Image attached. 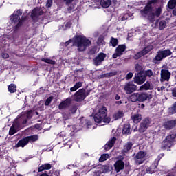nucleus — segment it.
Wrapping results in <instances>:
<instances>
[{"mask_svg":"<svg viewBox=\"0 0 176 176\" xmlns=\"http://www.w3.org/2000/svg\"><path fill=\"white\" fill-rule=\"evenodd\" d=\"M72 43V46H76L78 52H85L89 46H91V41L83 35L76 34L74 38H70L65 43V46L67 47Z\"/></svg>","mask_w":176,"mask_h":176,"instance_id":"1","label":"nucleus"},{"mask_svg":"<svg viewBox=\"0 0 176 176\" xmlns=\"http://www.w3.org/2000/svg\"><path fill=\"white\" fill-rule=\"evenodd\" d=\"M159 0H148L144 9L140 10V14L143 17H147L150 23L155 22V14H153V5H156Z\"/></svg>","mask_w":176,"mask_h":176,"instance_id":"2","label":"nucleus"},{"mask_svg":"<svg viewBox=\"0 0 176 176\" xmlns=\"http://www.w3.org/2000/svg\"><path fill=\"white\" fill-rule=\"evenodd\" d=\"M108 116V110H107V107L103 106L100 108L98 111L94 116V121L96 123H106L107 124L111 123V117Z\"/></svg>","mask_w":176,"mask_h":176,"instance_id":"3","label":"nucleus"},{"mask_svg":"<svg viewBox=\"0 0 176 176\" xmlns=\"http://www.w3.org/2000/svg\"><path fill=\"white\" fill-rule=\"evenodd\" d=\"M153 98V95L147 92L133 93L129 96L131 102H145L151 101Z\"/></svg>","mask_w":176,"mask_h":176,"instance_id":"4","label":"nucleus"},{"mask_svg":"<svg viewBox=\"0 0 176 176\" xmlns=\"http://www.w3.org/2000/svg\"><path fill=\"white\" fill-rule=\"evenodd\" d=\"M175 142V136L174 134H170L166 137V138L161 143V149L166 151V149L171 150V146Z\"/></svg>","mask_w":176,"mask_h":176,"instance_id":"5","label":"nucleus"},{"mask_svg":"<svg viewBox=\"0 0 176 176\" xmlns=\"http://www.w3.org/2000/svg\"><path fill=\"white\" fill-rule=\"evenodd\" d=\"M173 54V52H171V50L169 49L168 50H160L157 52V54L154 58L155 61H162L163 58H166V57H168V56H171Z\"/></svg>","mask_w":176,"mask_h":176,"instance_id":"6","label":"nucleus"},{"mask_svg":"<svg viewBox=\"0 0 176 176\" xmlns=\"http://www.w3.org/2000/svg\"><path fill=\"white\" fill-rule=\"evenodd\" d=\"M149 124H151V119H149V118H144L140 124L138 129V133H140V134H144V133L148 130Z\"/></svg>","mask_w":176,"mask_h":176,"instance_id":"7","label":"nucleus"},{"mask_svg":"<svg viewBox=\"0 0 176 176\" xmlns=\"http://www.w3.org/2000/svg\"><path fill=\"white\" fill-rule=\"evenodd\" d=\"M163 156H164V155H162V156L159 155L154 162L149 167L146 168V172L148 174H153L154 173H156V170L159 166V162H160Z\"/></svg>","mask_w":176,"mask_h":176,"instance_id":"8","label":"nucleus"},{"mask_svg":"<svg viewBox=\"0 0 176 176\" xmlns=\"http://www.w3.org/2000/svg\"><path fill=\"white\" fill-rule=\"evenodd\" d=\"M146 151H140L138 152L134 157L135 163L138 165L142 164V163L146 160L145 158L146 157Z\"/></svg>","mask_w":176,"mask_h":176,"instance_id":"9","label":"nucleus"},{"mask_svg":"<svg viewBox=\"0 0 176 176\" xmlns=\"http://www.w3.org/2000/svg\"><path fill=\"white\" fill-rule=\"evenodd\" d=\"M133 81L136 85H143L146 81L144 72H139L135 74Z\"/></svg>","mask_w":176,"mask_h":176,"instance_id":"10","label":"nucleus"},{"mask_svg":"<svg viewBox=\"0 0 176 176\" xmlns=\"http://www.w3.org/2000/svg\"><path fill=\"white\" fill-rule=\"evenodd\" d=\"M124 90H125L126 94H131L134 93V91H136L137 85H135L133 81H129L125 83Z\"/></svg>","mask_w":176,"mask_h":176,"instance_id":"11","label":"nucleus"},{"mask_svg":"<svg viewBox=\"0 0 176 176\" xmlns=\"http://www.w3.org/2000/svg\"><path fill=\"white\" fill-rule=\"evenodd\" d=\"M72 98L74 101H76V102H80L81 101H83V100L85 98V89H80L74 94Z\"/></svg>","mask_w":176,"mask_h":176,"instance_id":"12","label":"nucleus"},{"mask_svg":"<svg viewBox=\"0 0 176 176\" xmlns=\"http://www.w3.org/2000/svg\"><path fill=\"white\" fill-rule=\"evenodd\" d=\"M28 122V120L21 115L20 117L16 118L14 123L15 124L16 129H21V127H24Z\"/></svg>","mask_w":176,"mask_h":176,"instance_id":"13","label":"nucleus"},{"mask_svg":"<svg viewBox=\"0 0 176 176\" xmlns=\"http://www.w3.org/2000/svg\"><path fill=\"white\" fill-rule=\"evenodd\" d=\"M107 58V54H104L103 52L99 53L94 58V64L96 67H98V65H101V63L105 60Z\"/></svg>","mask_w":176,"mask_h":176,"instance_id":"14","label":"nucleus"},{"mask_svg":"<svg viewBox=\"0 0 176 176\" xmlns=\"http://www.w3.org/2000/svg\"><path fill=\"white\" fill-rule=\"evenodd\" d=\"M124 159V157H121L115 162L114 170L116 173H120L122 170H124V162H123Z\"/></svg>","mask_w":176,"mask_h":176,"instance_id":"15","label":"nucleus"},{"mask_svg":"<svg viewBox=\"0 0 176 176\" xmlns=\"http://www.w3.org/2000/svg\"><path fill=\"white\" fill-rule=\"evenodd\" d=\"M23 14V11L21 9L14 11V13L10 16L12 23L16 24L18 21H20V16Z\"/></svg>","mask_w":176,"mask_h":176,"instance_id":"16","label":"nucleus"},{"mask_svg":"<svg viewBox=\"0 0 176 176\" xmlns=\"http://www.w3.org/2000/svg\"><path fill=\"white\" fill-rule=\"evenodd\" d=\"M71 104H72V98H67L59 104L58 109L60 111L63 109H67V108H69V107H71Z\"/></svg>","mask_w":176,"mask_h":176,"instance_id":"17","label":"nucleus"},{"mask_svg":"<svg viewBox=\"0 0 176 176\" xmlns=\"http://www.w3.org/2000/svg\"><path fill=\"white\" fill-rule=\"evenodd\" d=\"M171 78V73L168 69H162L161 71V82H168Z\"/></svg>","mask_w":176,"mask_h":176,"instance_id":"18","label":"nucleus"},{"mask_svg":"<svg viewBox=\"0 0 176 176\" xmlns=\"http://www.w3.org/2000/svg\"><path fill=\"white\" fill-rule=\"evenodd\" d=\"M133 145H134L133 142H126L124 145V148L121 151V155L122 156H126V155H129V153H130V151H131V149L133 148Z\"/></svg>","mask_w":176,"mask_h":176,"instance_id":"19","label":"nucleus"},{"mask_svg":"<svg viewBox=\"0 0 176 176\" xmlns=\"http://www.w3.org/2000/svg\"><path fill=\"white\" fill-rule=\"evenodd\" d=\"M162 126L165 130H173V129H175L176 120L165 121Z\"/></svg>","mask_w":176,"mask_h":176,"instance_id":"20","label":"nucleus"},{"mask_svg":"<svg viewBox=\"0 0 176 176\" xmlns=\"http://www.w3.org/2000/svg\"><path fill=\"white\" fill-rule=\"evenodd\" d=\"M79 130L76 125H68L65 129V132L69 133V137H74L76 133H78Z\"/></svg>","mask_w":176,"mask_h":176,"instance_id":"21","label":"nucleus"},{"mask_svg":"<svg viewBox=\"0 0 176 176\" xmlns=\"http://www.w3.org/2000/svg\"><path fill=\"white\" fill-rule=\"evenodd\" d=\"M38 13H39V8H35L32 11V13L30 14V17H31L32 21H33L34 23H38L39 21Z\"/></svg>","mask_w":176,"mask_h":176,"instance_id":"22","label":"nucleus"},{"mask_svg":"<svg viewBox=\"0 0 176 176\" xmlns=\"http://www.w3.org/2000/svg\"><path fill=\"white\" fill-rule=\"evenodd\" d=\"M123 135H130L131 134V126L130 123L124 124L122 128Z\"/></svg>","mask_w":176,"mask_h":176,"instance_id":"23","label":"nucleus"},{"mask_svg":"<svg viewBox=\"0 0 176 176\" xmlns=\"http://www.w3.org/2000/svg\"><path fill=\"white\" fill-rule=\"evenodd\" d=\"M140 90H153V85L151 82L146 81L144 84L140 86Z\"/></svg>","mask_w":176,"mask_h":176,"instance_id":"24","label":"nucleus"},{"mask_svg":"<svg viewBox=\"0 0 176 176\" xmlns=\"http://www.w3.org/2000/svg\"><path fill=\"white\" fill-rule=\"evenodd\" d=\"M26 145H28V140H27V138L25 137L21 139L15 146L16 148H24Z\"/></svg>","mask_w":176,"mask_h":176,"instance_id":"25","label":"nucleus"},{"mask_svg":"<svg viewBox=\"0 0 176 176\" xmlns=\"http://www.w3.org/2000/svg\"><path fill=\"white\" fill-rule=\"evenodd\" d=\"M109 170L107 166H103L102 168L96 172H94V176H102V173H107Z\"/></svg>","mask_w":176,"mask_h":176,"instance_id":"26","label":"nucleus"},{"mask_svg":"<svg viewBox=\"0 0 176 176\" xmlns=\"http://www.w3.org/2000/svg\"><path fill=\"white\" fill-rule=\"evenodd\" d=\"M33 112L34 111L32 110H27L26 111L22 112L21 116H23L25 119H27V120H28V119H32Z\"/></svg>","mask_w":176,"mask_h":176,"instance_id":"27","label":"nucleus"},{"mask_svg":"<svg viewBox=\"0 0 176 176\" xmlns=\"http://www.w3.org/2000/svg\"><path fill=\"white\" fill-rule=\"evenodd\" d=\"M116 142V137H113V138H111V140H110L107 144L104 146V149L106 151H108V149H111V148H112L113 146V145H115V143Z\"/></svg>","mask_w":176,"mask_h":176,"instance_id":"28","label":"nucleus"},{"mask_svg":"<svg viewBox=\"0 0 176 176\" xmlns=\"http://www.w3.org/2000/svg\"><path fill=\"white\" fill-rule=\"evenodd\" d=\"M27 20V16H22L20 19V21L18 22V23L14 26L15 31H17L21 27L23 26V24H24V21Z\"/></svg>","mask_w":176,"mask_h":176,"instance_id":"29","label":"nucleus"},{"mask_svg":"<svg viewBox=\"0 0 176 176\" xmlns=\"http://www.w3.org/2000/svg\"><path fill=\"white\" fill-rule=\"evenodd\" d=\"M133 123L138 124L142 120V116L140 113L135 114L131 116Z\"/></svg>","mask_w":176,"mask_h":176,"instance_id":"30","label":"nucleus"},{"mask_svg":"<svg viewBox=\"0 0 176 176\" xmlns=\"http://www.w3.org/2000/svg\"><path fill=\"white\" fill-rule=\"evenodd\" d=\"M126 49L127 47L126 46V44H122L118 45V47L116 49V52H118L122 56L123 54V52H124Z\"/></svg>","mask_w":176,"mask_h":176,"instance_id":"31","label":"nucleus"},{"mask_svg":"<svg viewBox=\"0 0 176 176\" xmlns=\"http://www.w3.org/2000/svg\"><path fill=\"white\" fill-rule=\"evenodd\" d=\"M123 116H124V112L122 110H119L117 113H115L113 115L114 120H119V119H122Z\"/></svg>","mask_w":176,"mask_h":176,"instance_id":"32","label":"nucleus"},{"mask_svg":"<svg viewBox=\"0 0 176 176\" xmlns=\"http://www.w3.org/2000/svg\"><path fill=\"white\" fill-rule=\"evenodd\" d=\"M51 168H52V164H44L38 167V173H42V171H45V170H50Z\"/></svg>","mask_w":176,"mask_h":176,"instance_id":"33","label":"nucleus"},{"mask_svg":"<svg viewBox=\"0 0 176 176\" xmlns=\"http://www.w3.org/2000/svg\"><path fill=\"white\" fill-rule=\"evenodd\" d=\"M80 125L81 127H86L87 129H89V126H91V122L88 120H81Z\"/></svg>","mask_w":176,"mask_h":176,"instance_id":"34","label":"nucleus"},{"mask_svg":"<svg viewBox=\"0 0 176 176\" xmlns=\"http://www.w3.org/2000/svg\"><path fill=\"white\" fill-rule=\"evenodd\" d=\"M38 139H39V138H38V135H32L26 137V140H28V144H29V142H35L38 141Z\"/></svg>","mask_w":176,"mask_h":176,"instance_id":"35","label":"nucleus"},{"mask_svg":"<svg viewBox=\"0 0 176 176\" xmlns=\"http://www.w3.org/2000/svg\"><path fill=\"white\" fill-rule=\"evenodd\" d=\"M8 91L9 93H16V91H17V86L16 84H10L8 87Z\"/></svg>","mask_w":176,"mask_h":176,"instance_id":"36","label":"nucleus"},{"mask_svg":"<svg viewBox=\"0 0 176 176\" xmlns=\"http://www.w3.org/2000/svg\"><path fill=\"white\" fill-rule=\"evenodd\" d=\"M19 129L20 128H16V124L14 123L9 131V135H14V134H16V133H17V131L19 130Z\"/></svg>","mask_w":176,"mask_h":176,"instance_id":"37","label":"nucleus"},{"mask_svg":"<svg viewBox=\"0 0 176 176\" xmlns=\"http://www.w3.org/2000/svg\"><path fill=\"white\" fill-rule=\"evenodd\" d=\"M100 5L102 8L107 9V8H109V6H111V0H101Z\"/></svg>","mask_w":176,"mask_h":176,"instance_id":"38","label":"nucleus"},{"mask_svg":"<svg viewBox=\"0 0 176 176\" xmlns=\"http://www.w3.org/2000/svg\"><path fill=\"white\" fill-rule=\"evenodd\" d=\"M143 74L146 80V78H152V76H153V71H152V69L144 70Z\"/></svg>","mask_w":176,"mask_h":176,"instance_id":"39","label":"nucleus"},{"mask_svg":"<svg viewBox=\"0 0 176 176\" xmlns=\"http://www.w3.org/2000/svg\"><path fill=\"white\" fill-rule=\"evenodd\" d=\"M110 45L112 47H116L119 45V40L115 37H111L110 39Z\"/></svg>","mask_w":176,"mask_h":176,"instance_id":"40","label":"nucleus"},{"mask_svg":"<svg viewBox=\"0 0 176 176\" xmlns=\"http://www.w3.org/2000/svg\"><path fill=\"white\" fill-rule=\"evenodd\" d=\"M151 50H153V45H148L147 47H144L142 50V52L145 56L146 54H148V53H149V52H151Z\"/></svg>","mask_w":176,"mask_h":176,"instance_id":"41","label":"nucleus"},{"mask_svg":"<svg viewBox=\"0 0 176 176\" xmlns=\"http://www.w3.org/2000/svg\"><path fill=\"white\" fill-rule=\"evenodd\" d=\"M78 108H79L78 104H74L71 106L69 111V112H71V113H72V115H74V114L76 113V111H78Z\"/></svg>","mask_w":176,"mask_h":176,"instance_id":"42","label":"nucleus"},{"mask_svg":"<svg viewBox=\"0 0 176 176\" xmlns=\"http://www.w3.org/2000/svg\"><path fill=\"white\" fill-rule=\"evenodd\" d=\"M41 61H43L44 63H47V64H51V65H56V60H53L50 58H42Z\"/></svg>","mask_w":176,"mask_h":176,"instance_id":"43","label":"nucleus"},{"mask_svg":"<svg viewBox=\"0 0 176 176\" xmlns=\"http://www.w3.org/2000/svg\"><path fill=\"white\" fill-rule=\"evenodd\" d=\"M110 156L109 154H102L100 157L99 158L100 163H102V162H105L109 159Z\"/></svg>","mask_w":176,"mask_h":176,"instance_id":"44","label":"nucleus"},{"mask_svg":"<svg viewBox=\"0 0 176 176\" xmlns=\"http://www.w3.org/2000/svg\"><path fill=\"white\" fill-rule=\"evenodd\" d=\"M176 6V0H169L168 7L169 9H174Z\"/></svg>","mask_w":176,"mask_h":176,"instance_id":"45","label":"nucleus"},{"mask_svg":"<svg viewBox=\"0 0 176 176\" xmlns=\"http://www.w3.org/2000/svg\"><path fill=\"white\" fill-rule=\"evenodd\" d=\"M143 56H145L144 54V52H142V51H140L134 54L133 58L134 60H140V58H141V57H143Z\"/></svg>","mask_w":176,"mask_h":176,"instance_id":"46","label":"nucleus"},{"mask_svg":"<svg viewBox=\"0 0 176 176\" xmlns=\"http://www.w3.org/2000/svg\"><path fill=\"white\" fill-rule=\"evenodd\" d=\"M154 14V21L155 17H160V14H162V7H158L157 9L155 10V12H153Z\"/></svg>","mask_w":176,"mask_h":176,"instance_id":"47","label":"nucleus"},{"mask_svg":"<svg viewBox=\"0 0 176 176\" xmlns=\"http://www.w3.org/2000/svg\"><path fill=\"white\" fill-rule=\"evenodd\" d=\"M97 53V47H91L89 51L88 52V54L93 56L94 54H96Z\"/></svg>","mask_w":176,"mask_h":176,"instance_id":"48","label":"nucleus"},{"mask_svg":"<svg viewBox=\"0 0 176 176\" xmlns=\"http://www.w3.org/2000/svg\"><path fill=\"white\" fill-rule=\"evenodd\" d=\"M52 101H53V96H50L49 98H47V100L45 102V105L46 107H49L50 104H52Z\"/></svg>","mask_w":176,"mask_h":176,"instance_id":"49","label":"nucleus"},{"mask_svg":"<svg viewBox=\"0 0 176 176\" xmlns=\"http://www.w3.org/2000/svg\"><path fill=\"white\" fill-rule=\"evenodd\" d=\"M135 69L136 72H144V70H142V66L138 63L135 65Z\"/></svg>","mask_w":176,"mask_h":176,"instance_id":"50","label":"nucleus"},{"mask_svg":"<svg viewBox=\"0 0 176 176\" xmlns=\"http://www.w3.org/2000/svg\"><path fill=\"white\" fill-rule=\"evenodd\" d=\"M160 30H164L166 28V21H161L159 23Z\"/></svg>","mask_w":176,"mask_h":176,"instance_id":"51","label":"nucleus"},{"mask_svg":"<svg viewBox=\"0 0 176 176\" xmlns=\"http://www.w3.org/2000/svg\"><path fill=\"white\" fill-rule=\"evenodd\" d=\"M108 74H109V78H112V76H116V75H118V71L114 70L113 72L108 73Z\"/></svg>","mask_w":176,"mask_h":176,"instance_id":"52","label":"nucleus"},{"mask_svg":"<svg viewBox=\"0 0 176 176\" xmlns=\"http://www.w3.org/2000/svg\"><path fill=\"white\" fill-rule=\"evenodd\" d=\"M170 112L174 114L176 113V102L174 103L173 106L170 109Z\"/></svg>","mask_w":176,"mask_h":176,"instance_id":"53","label":"nucleus"},{"mask_svg":"<svg viewBox=\"0 0 176 176\" xmlns=\"http://www.w3.org/2000/svg\"><path fill=\"white\" fill-rule=\"evenodd\" d=\"M129 18H130V15L129 14H125L123 15V16H122L121 21L129 20Z\"/></svg>","mask_w":176,"mask_h":176,"instance_id":"54","label":"nucleus"},{"mask_svg":"<svg viewBox=\"0 0 176 176\" xmlns=\"http://www.w3.org/2000/svg\"><path fill=\"white\" fill-rule=\"evenodd\" d=\"M52 5H53V0H47L46 8H52Z\"/></svg>","mask_w":176,"mask_h":176,"instance_id":"55","label":"nucleus"},{"mask_svg":"<svg viewBox=\"0 0 176 176\" xmlns=\"http://www.w3.org/2000/svg\"><path fill=\"white\" fill-rule=\"evenodd\" d=\"M133 72H129V73H128L127 74H126V80H130V79H131V78H133Z\"/></svg>","mask_w":176,"mask_h":176,"instance_id":"56","label":"nucleus"},{"mask_svg":"<svg viewBox=\"0 0 176 176\" xmlns=\"http://www.w3.org/2000/svg\"><path fill=\"white\" fill-rule=\"evenodd\" d=\"M74 0H63V2H65V5H67V6H69V5H71V3H72V2H74Z\"/></svg>","mask_w":176,"mask_h":176,"instance_id":"57","label":"nucleus"},{"mask_svg":"<svg viewBox=\"0 0 176 176\" xmlns=\"http://www.w3.org/2000/svg\"><path fill=\"white\" fill-rule=\"evenodd\" d=\"M122 56L118 52H116L112 56L113 58H118V57H120Z\"/></svg>","mask_w":176,"mask_h":176,"instance_id":"58","label":"nucleus"},{"mask_svg":"<svg viewBox=\"0 0 176 176\" xmlns=\"http://www.w3.org/2000/svg\"><path fill=\"white\" fill-rule=\"evenodd\" d=\"M1 57H3V58H8L9 57V54L6 53V52H3L1 53Z\"/></svg>","mask_w":176,"mask_h":176,"instance_id":"59","label":"nucleus"},{"mask_svg":"<svg viewBox=\"0 0 176 176\" xmlns=\"http://www.w3.org/2000/svg\"><path fill=\"white\" fill-rule=\"evenodd\" d=\"M35 129H36V130H41L42 129V124H36L34 125Z\"/></svg>","mask_w":176,"mask_h":176,"instance_id":"60","label":"nucleus"},{"mask_svg":"<svg viewBox=\"0 0 176 176\" xmlns=\"http://www.w3.org/2000/svg\"><path fill=\"white\" fill-rule=\"evenodd\" d=\"M82 82H78L75 84V87L77 88V89H79V87H80L82 86Z\"/></svg>","mask_w":176,"mask_h":176,"instance_id":"61","label":"nucleus"},{"mask_svg":"<svg viewBox=\"0 0 176 176\" xmlns=\"http://www.w3.org/2000/svg\"><path fill=\"white\" fill-rule=\"evenodd\" d=\"M90 94V90H87L86 91V89H84V96H85V98Z\"/></svg>","mask_w":176,"mask_h":176,"instance_id":"62","label":"nucleus"},{"mask_svg":"<svg viewBox=\"0 0 176 176\" xmlns=\"http://www.w3.org/2000/svg\"><path fill=\"white\" fill-rule=\"evenodd\" d=\"M172 96L173 97H176V87L172 89Z\"/></svg>","mask_w":176,"mask_h":176,"instance_id":"63","label":"nucleus"},{"mask_svg":"<svg viewBox=\"0 0 176 176\" xmlns=\"http://www.w3.org/2000/svg\"><path fill=\"white\" fill-rule=\"evenodd\" d=\"M78 88H77L75 85L72 87L70 88V91H76V90H78Z\"/></svg>","mask_w":176,"mask_h":176,"instance_id":"64","label":"nucleus"}]
</instances>
